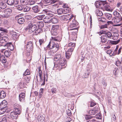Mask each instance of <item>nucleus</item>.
I'll use <instances>...</instances> for the list:
<instances>
[{
  "instance_id": "nucleus-1",
  "label": "nucleus",
  "mask_w": 122,
  "mask_h": 122,
  "mask_svg": "<svg viewBox=\"0 0 122 122\" xmlns=\"http://www.w3.org/2000/svg\"><path fill=\"white\" fill-rule=\"evenodd\" d=\"M54 60L57 61V62L54 63V68H57L60 70L66 64L65 59L62 57H61V55L58 54L56 55L54 58Z\"/></svg>"
},
{
  "instance_id": "nucleus-2",
  "label": "nucleus",
  "mask_w": 122,
  "mask_h": 122,
  "mask_svg": "<svg viewBox=\"0 0 122 122\" xmlns=\"http://www.w3.org/2000/svg\"><path fill=\"white\" fill-rule=\"evenodd\" d=\"M28 25L26 28L25 30L31 33L33 32L36 29L37 26L36 25L32 24L30 21L28 22Z\"/></svg>"
},
{
  "instance_id": "nucleus-3",
  "label": "nucleus",
  "mask_w": 122,
  "mask_h": 122,
  "mask_svg": "<svg viewBox=\"0 0 122 122\" xmlns=\"http://www.w3.org/2000/svg\"><path fill=\"white\" fill-rule=\"evenodd\" d=\"M60 19L61 20L66 21L68 22L72 19H75V17L73 15L70 14L61 16L60 17Z\"/></svg>"
},
{
  "instance_id": "nucleus-4",
  "label": "nucleus",
  "mask_w": 122,
  "mask_h": 122,
  "mask_svg": "<svg viewBox=\"0 0 122 122\" xmlns=\"http://www.w3.org/2000/svg\"><path fill=\"white\" fill-rule=\"evenodd\" d=\"M73 19L72 22L70 24L68 28V30H75V28L74 27L77 26L78 25V23L75 19Z\"/></svg>"
},
{
  "instance_id": "nucleus-5",
  "label": "nucleus",
  "mask_w": 122,
  "mask_h": 122,
  "mask_svg": "<svg viewBox=\"0 0 122 122\" xmlns=\"http://www.w3.org/2000/svg\"><path fill=\"white\" fill-rule=\"evenodd\" d=\"M59 26L58 25H54L52 26L51 31L52 35L53 36L56 35L58 33V30Z\"/></svg>"
},
{
  "instance_id": "nucleus-6",
  "label": "nucleus",
  "mask_w": 122,
  "mask_h": 122,
  "mask_svg": "<svg viewBox=\"0 0 122 122\" xmlns=\"http://www.w3.org/2000/svg\"><path fill=\"white\" fill-rule=\"evenodd\" d=\"M5 15H2V16L3 17L8 18L9 15L11 14L12 12V10L11 9L7 8L5 9L4 10Z\"/></svg>"
},
{
  "instance_id": "nucleus-7",
  "label": "nucleus",
  "mask_w": 122,
  "mask_h": 122,
  "mask_svg": "<svg viewBox=\"0 0 122 122\" xmlns=\"http://www.w3.org/2000/svg\"><path fill=\"white\" fill-rule=\"evenodd\" d=\"M33 11L35 13H43V11H41L40 7L38 5H36L33 7L32 8Z\"/></svg>"
},
{
  "instance_id": "nucleus-8",
  "label": "nucleus",
  "mask_w": 122,
  "mask_h": 122,
  "mask_svg": "<svg viewBox=\"0 0 122 122\" xmlns=\"http://www.w3.org/2000/svg\"><path fill=\"white\" fill-rule=\"evenodd\" d=\"M33 43L32 41H30L28 42L26 45V50L28 52H30L32 49Z\"/></svg>"
},
{
  "instance_id": "nucleus-9",
  "label": "nucleus",
  "mask_w": 122,
  "mask_h": 122,
  "mask_svg": "<svg viewBox=\"0 0 122 122\" xmlns=\"http://www.w3.org/2000/svg\"><path fill=\"white\" fill-rule=\"evenodd\" d=\"M105 4V1H97L95 4L97 8H102L104 7V5Z\"/></svg>"
},
{
  "instance_id": "nucleus-10",
  "label": "nucleus",
  "mask_w": 122,
  "mask_h": 122,
  "mask_svg": "<svg viewBox=\"0 0 122 122\" xmlns=\"http://www.w3.org/2000/svg\"><path fill=\"white\" fill-rule=\"evenodd\" d=\"M8 38L7 37L3 36L0 38V43L3 44L5 45L8 40Z\"/></svg>"
},
{
  "instance_id": "nucleus-11",
  "label": "nucleus",
  "mask_w": 122,
  "mask_h": 122,
  "mask_svg": "<svg viewBox=\"0 0 122 122\" xmlns=\"http://www.w3.org/2000/svg\"><path fill=\"white\" fill-rule=\"evenodd\" d=\"M7 102L6 100H4L2 101L0 104V108H5L6 109H8Z\"/></svg>"
},
{
  "instance_id": "nucleus-12",
  "label": "nucleus",
  "mask_w": 122,
  "mask_h": 122,
  "mask_svg": "<svg viewBox=\"0 0 122 122\" xmlns=\"http://www.w3.org/2000/svg\"><path fill=\"white\" fill-rule=\"evenodd\" d=\"M101 34H105L106 37L108 38H111L112 37V34L111 32L109 31H101Z\"/></svg>"
},
{
  "instance_id": "nucleus-13",
  "label": "nucleus",
  "mask_w": 122,
  "mask_h": 122,
  "mask_svg": "<svg viewBox=\"0 0 122 122\" xmlns=\"http://www.w3.org/2000/svg\"><path fill=\"white\" fill-rule=\"evenodd\" d=\"M112 21H113L114 23L116 24L119 23L122 20V17H117L116 18L113 17L112 19Z\"/></svg>"
},
{
  "instance_id": "nucleus-14",
  "label": "nucleus",
  "mask_w": 122,
  "mask_h": 122,
  "mask_svg": "<svg viewBox=\"0 0 122 122\" xmlns=\"http://www.w3.org/2000/svg\"><path fill=\"white\" fill-rule=\"evenodd\" d=\"M55 44V42H54L53 41H51L47 46V47L50 49H52L54 47Z\"/></svg>"
},
{
  "instance_id": "nucleus-15",
  "label": "nucleus",
  "mask_w": 122,
  "mask_h": 122,
  "mask_svg": "<svg viewBox=\"0 0 122 122\" xmlns=\"http://www.w3.org/2000/svg\"><path fill=\"white\" fill-rule=\"evenodd\" d=\"M25 96V94L24 93H21L19 96V99L20 102L24 101Z\"/></svg>"
},
{
  "instance_id": "nucleus-16",
  "label": "nucleus",
  "mask_w": 122,
  "mask_h": 122,
  "mask_svg": "<svg viewBox=\"0 0 122 122\" xmlns=\"http://www.w3.org/2000/svg\"><path fill=\"white\" fill-rule=\"evenodd\" d=\"M107 37L106 36L103 35L102 36L100 37L101 39V42L102 43H104L106 42L107 41Z\"/></svg>"
},
{
  "instance_id": "nucleus-17",
  "label": "nucleus",
  "mask_w": 122,
  "mask_h": 122,
  "mask_svg": "<svg viewBox=\"0 0 122 122\" xmlns=\"http://www.w3.org/2000/svg\"><path fill=\"white\" fill-rule=\"evenodd\" d=\"M46 4L48 5H50L52 4H54L57 2L56 0H44Z\"/></svg>"
},
{
  "instance_id": "nucleus-18",
  "label": "nucleus",
  "mask_w": 122,
  "mask_h": 122,
  "mask_svg": "<svg viewBox=\"0 0 122 122\" xmlns=\"http://www.w3.org/2000/svg\"><path fill=\"white\" fill-rule=\"evenodd\" d=\"M103 6L104 7H103L102 8H103L107 11H110L111 10V7L106 3V1H105V4Z\"/></svg>"
},
{
  "instance_id": "nucleus-19",
  "label": "nucleus",
  "mask_w": 122,
  "mask_h": 122,
  "mask_svg": "<svg viewBox=\"0 0 122 122\" xmlns=\"http://www.w3.org/2000/svg\"><path fill=\"white\" fill-rule=\"evenodd\" d=\"M10 116L13 119H16L18 117V115L15 112H12L10 113Z\"/></svg>"
},
{
  "instance_id": "nucleus-20",
  "label": "nucleus",
  "mask_w": 122,
  "mask_h": 122,
  "mask_svg": "<svg viewBox=\"0 0 122 122\" xmlns=\"http://www.w3.org/2000/svg\"><path fill=\"white\" fill-rule=\"evenodd\" d=\"M51 17H50L49 16H46L44 18L43 20L46 23H49L51 22Z\"/></svg>"
},
{
  "instance_id": "nucleus-21",
  "label": "nucleus",
  "mask_w": 122,
  "mask_h": 122,
  "mask_svg": "<svg viewBox=\"0 0 122 122\" xmlns=\"http://www.w3.org/2000/svg\"><path fill=\"white\" fill-rule=\"evenodd\" d=\"M38 120L39 122H44L45 118L42 115H39L38 117Z\"/></svg>"
},
{
  "instance_id": "nucleus-22",
  "label": "nucleus",
  "mask_w": 122,
  "mask_h": 122,
  "mask_svg": "<svg viewBox=\"0 0 122 122\" xmlns=\"http://www.w3.org/2000/svg\"><path fill=\"white\" fill-rule=\"evenodd\" d=\"M75 30V32L72 31L71 32L72 34L74 36V38H74V39H72L73 40H74L75 39H76V38L77 37V32L78 31L77 28H75V30L74 29V30Z\"/></svg>"
},
{
  "instance_id": "nucleus-23",
  "label": "nucleus",
  "mask_w": 122,
  "mask_h": 122,
  "mask_svg": "<svg viewBox=\"0 0 122 122\" xmlns=\"http://www.w3.org/2000/svg\"><path fill=\"white\" fill-rule=\"evenodd\" d=\"M42 13H46V15H48L47 16H49L50 17H51L52 16H53V15H54V14H52L51 13H50L46 9L43 10V12Z\"/></svg>"
},
{
  "instance_id": "nucleus-24",
  "label": "nucleus",
  "mask_w": 122,
  "mask_h": 122,
  "mask_svg": "<svg viewBox=\"0 0 122 122\" xmlns=\"http://www.w3.org/2000/svg\"><path fill=\"white\" fill-rule=\"evenodd\" d=\"M25 81L27 83H29L30 81V75H27L23 76Z\"/></svg>"
},
{
  "instance_id": "nucleus-25",
  "label": "nucleus",
  "mask_w": 122,
  "mask_h": 122,
  "mask_svg": "<svg viewBox=\"0 0 122 122\" xmlns=\"http://www.w3.org/2000/svg\"><path fill=\"white\" fill-rule=\"evenodd\" d=\"M95 12L96 15L97 16H101L103 15L102 12L99 10H96L95 11Z\"/></svg>"
},
{
  "instance_id": "nucleus-26",
  "label": "nucleus",
  "mask_w": 122,
  "mask_h": 122,
  "mask_svg": "<svg viewBox=\"0 0 122 122\" xmlns=\"http://www.w3.org/2000/svg\"><path fill=\"white\" fill-rule=\"evenodd\" d=\"M6 96L5 92L4 91H1L0 92V98L3 99Z\"/></svg>"
},
{
  "instance_id": "nucleus-27",
  "label": "nucleus",
  "mask_w": 122,
  "mask_h": 122,
  "mask_svg": "<svg viewBox=\"0 0 122 122\" xmlns=\"http://www.w3.org/2000/svg\"><path fill=\"white\" fill-rule=\"evenodd\" d=\"M119 36V35L117 33H114L112 36V39L114 40H117Z\"/></svg>"
},
{
  "instance_id": "nucleus-28",
  "label": "nucleus",
  "mask_w": 122,
  "mask_h": 122,
  "mask_svg": "<svg viewBox=\"0 0 122 122\" xmlns=\"http://www.w3.org/2000/svg\"><path fill=\"white\" fill-rule=\"evenodd\" d=\"M51 22L54 24H56L58 22V19L55 18H51Z\"/></svg>"
},
{
  "instance_id": "nucleus-29",
  "label": "nucleus",
  "mask_w": 122,
  "mask_h": 122,
  "mask_svg": "<svg viewBox=\"0 0 122 122\" xmlns=\"http://www.w3.org/2000/svg\"><path fill=\"white\" fill-rule=\"evenodd\" d=\"M20 2L21 4L23 5H26L28 3V1L27 0H20Z\"/></svg>"
},
{
  "instance_id": "nucleus-30",
  "label": "nucleus",
  "mask_w": 122,
  "mask_h": 122,
  "mask_svg": "<svg viewBox=\"0 0 122 122\" xmlns=\"http://www.w3.org/2000/svg\"><path fill=\"white\" fill-rule=\"evenodd\" d=\"M43 29L42 28H39L37 29L36 31L35 34L36 35H37L40 33H41L43 32Z\"/></svg>"
},
{
  "instance_id": "nucleus-31",
  "label": "nucleus",
  "mask_w": 122,
  "mask_h": 122,
  "mask_svg": "<svg viewBox=\"0 0 122 122\" xmlns=\"http://www.w3.org/2000/svg\"><path fill=\"white\" fill-rule=\"evenodd\" d=\"M19 35L15 32H14L12 35V38L14 40H16L18 37Z\"/></svg>"
},
{
  "instance_id": "nucleus-32",
  "label": "nucleus",
  "mask_w": 122,
  "mask_h": 122,
  "mask_svg": "<svg viewBox=\"0 0 122 122\" xmlns=\"http://www.w3.org/2000/svg\"><path fill=\"white\" fill-rule=\"evenodd\" d=\"M110 56H114L115 54H114V52L111 50H108L106 52Z\"/></svg>"
},
{
  "instance_id": "nucleus-33",
  "label": "nucleus",
  "mask_w": 122,
  "mask_h": 122,
  "mask_svg": "<svg viewBox=\"0 0 122 122\" xmlns=\"http://www.w3.org/2000/svg\"><path fill=\"white\" fill-rule=\"evenodd\" d=\"M0 60L3 63H5L6 61V60L4 56L2 55L0 57Z\"/></svg>"
},
{
  "instance_id": "nucleus-34",
  "label": "nucleus",
  "mask_w": 122,
  "mask_h": 122,
  "mask_svg": "<svg viewBox=\"0 0 122 122\" xmlns=\"http://www.w3.org/2000/svg\"><path fill=\"white\" fill-rule=\"evenodd\" d=\"M24 21V19L23 17L19 18L18 20V23L20 24H22Z\"/></svg>"
},
{
  "instance_id": "nucleus-35",
  "label": "nucleus",
  "mask_w": 122,
  "mask_h": 122,
  "mask_svg": "<svg viewBox=\"0 0 122 122\" xmlns=\"http://www.w3.org/2000/svg\"><path fill=\"white\" fill-rule=\"evenodd\" d=\"M4 54L6 57H8L11 55V52L9 51L6 50L4 52Z\"/></svg>"
},
{
  "instance_id": "nucleus-36",
  "label": "nucleus",
  "mask_w": 122,
  "mask_h": 122,
  "mask_svg": "<svg viewBox=\"0 0 122 122\" xmlns=\"http://www.w3.org/2000/svg\"><path fill=\"white\" fill-rule=\"evenodd\" d=\"M105 16L106 17V18L108 20H110L112 18V15L109 13H106L105 14Z\"/></svg>"
},
{
  "instance_id": "nucleus-37",
  "label": "nucleus",
  "mask_w": 122,
  "mask_h": 122,
  "mask_svg": "<svg viewBox=\"0 0 122 122\" xmlns=\"http://www.w3.org/2000/svg\"><path fill=\"white\" fill-rule=\"evenodd\" d=\"M6 6V4L3 2H0V8L2 9H4Z\"/></svg>"
},
{
  "instance_id": "nucleus-38",
  "label": "nucleus",
  "mask_w": 122,
  "mask_h": 122,
  "mask_svg": "<svg viewBox=\"0 0 122 122\" xmlns=\"http://www.w3.org/2000/svg\"><path fill=\"white\" fill-rule=\"evenodd\" d=\"M20 108V107L18 108H17L14 109L15 113L17 115H19L21 113Z\"/></svg>"
},
{
  "instance_id": "nucleus-39",
  "label": "nucleus",
  "mask_w": 122,
  "mask_h": 122,
  "mask_svg": "<svg viewBox=\"0 0 122 122\" xmlns=\"http://www.w3.org/2000/svg\"><path fill=\"white\" fill-rule=\"evenodd\" d=\"M57 12L58 15H60L62 13L65 14V12L63 11V9H58Z\"/></svg>"
},
{
  "instance_id": "nucleus-40",
  "label": "nucleus",
  "mask_w": 122,
  "mask_h": 122,
  "mask_svg": "<svg viewBox=\"0 0 122 122\" xmlns=\"http://www.w3.org/2000/svg\"><path fill=\"white\" fill-rule=\"evenodd\" d=\"M45 15H41L37 16H36V17L38 20H41L45 17Z\"/></svg>"
},
{
  "instance_id": "nucleus-41",
  "label": "nucleus",
  "mask_w": 122,
  "mask_h": 122,
  "mask_svg": "<svg viewBox=\"0 0 122 122\" xmlns=\"http://www.w3.org/2000/svg\"><path fill=\"white\" fill-rule=\"evenodd\" d=\"M24 84L23 82L20 83L18 85V88L20 89L23 88L24 87Z\"/></svg>"
},
{
  "instance_id": "nucleus-42",
  "label": "nucleus",
  "mask_w": 122,
  "mask_h": 122,
  "mask_svg": "<svg viewBox=\"0 0 122 122\" xmlns=\"http://www.w3.org/2000/svg\"><path fill=\"white\" fill-rule=\"evenodd\" d=\"M53 50H51L49 51L48 53V55L50 57L54 55L55 52H54Z\"/></svg>"
},
{
  "instance_id": "nucleus-43",
  "label": "nucleus",
  "mask_w": 122,
  "mask_h": 122,
  "mask_svg": "<svg viewBox=\"0 0 122 122\" xmlns=\"http://www.w3.org/2000/svg\"><path fill=\"white\" fill-rule=\"evenodd\" d=\"M113 14L114 15L117 17L121 16L120 15L119 13L116 11H115L113 12Z\"/></svg>"
},
{
  "instance_id": "nucleus-44",
  "label": "nucleus",
  "mask_w": 122,
  "mask_h": 122,
  "mask_svg": "<svg viewBox=\"0 0 122 122\" xmlns=\"http://www.w3.org/2000/svg\"><path fill=\"white\" fill-rule=\"evenodd\" d=\"M30 7L29 6H27L25 7L24 8L23 10L25 12H28L30 10Z\"/></svg>"
},
{
  "instance_id": "nucleus-45",
  "label": "nucleus",
  "mask_w": 122,
  "mask_h": 122,
  "mask_svg": "<svg viewBox=\"0 0 122 122\" xmlns=\"http://www.w3.org/2000/svg\"><path fill=\"white\" fill-rule=\"evenodd\" d=\"M7 110L5 108L4 109L0 108V114H4L5 112Z\"/></svg>"
},
{
  "instance_id": "nucleus-46",
  "label": "nucleus",
  "mask_w": 122,
  "mask_h": 122,
  "mask_svg": "<svg viewBox=\"0 0 122 122\" xmlns=\"http://www.w3.org/2000/svg\"><path fill=\"white\" fill-rule=\"evenodd\" d=\"M14 0H8L7 1V4L9 5H12L14 3Z\"/></svg>"
},
{
  "instance_id": "nucleus-47",
  "label": "nucleus",
  "mask_w": 122,
  "mask_h": 122,
  "mask_svg": "<svg viewBox=\"0 0 122 122\" xmlns=\"http://www.w3.org/2000/svg\"><path fill=\"white\" fill-rule=\"evenodd\" d=\"M71 54L72 53L66 51V57L67 59L69 58L71 56Z\"/></svg>"
},
{
  "instance_id": "nucleus-48",
  "label": "nucleus",
  "mask_w": 122,
  "mask_h": 122,
  "mask_svg": "<svg viewBox=\"0 0 122 122\" xmlns=\"http://www.w3.org/2000/svg\"><path fill=\"white\" fill-rule=\"evenodd\" d=\"M30 71L28 69H27L25 71V72L23 74V76L27 75H30Z\"/></svg>"
},
{
  "instance_id": "nucleus-49",
  "label": "nucleus",
  "mask_w": 122,
  "mask_h": 122,
  "mask_svg": "<svg viewBox=\"0 0 122 122\" xmlns=\"http://www.w3.org/2000/svg\"><path fill=\"white\" fill-rule=\"evenodd\" d=\"M96 111L92 109L90 110L89 111V114L91 115H94L96 113Z\"/></svg>"
},
{
  "instance_id": "nucleus-50",
  "label": "nucleus",
  "mask_w": 122,
  "mask_h": 122,
  "mask_svg": "<svg viewBox=\"0 0 122 122\" xmlns=\"http://www.w3.org/2000/svg\"><path fill=\"white\" fill-rule=\"evenodd\" d=\"M36 0H29V4L30 5H32L34 4L36 2Z\"/></svg>"
},
{
  "instance_id": "nucleus-51",
  "label": "nucleus",
  "mask_w": 122,
  "mask_h": 122,
  "mask_svg": "<svg viewBox=\"0 0 122 122\" xmlns=\"http://www.w3.org/2000/svg\"><path fill=\"white\" fill-rule=\"evenodd\" d=\"M85 74L86 75L85 76H83V78H86L88 77V76L89 75V72L87 70H86Z\"/></svg>"
},
{
  "instance_id": "nucleus-52",
  "label": "nucleus",
  "mask_w": 122,
  "mask_h": 122,
  "mask_svg": "<svg viewBox=\"0 0 122 122\" xmlns=\"http://www.w3.org/2000/svg\"><path fill=\"white\" fill-rule=\"evenodd\" d=\"M54 48L56 47V50H58L59 49V46L58 44L57 43H55V44L54 46Z\"/></svg>"
},
{
  "instance_id": "nucleus-53",
  "label": "nucleus",
  "mask_w": 122,
  "mask_h": 122,
  "mask_svg": "<svg viewBox=\"0 0 122 122\" xmlns=\"http://www.w3.org/2000/svg\"><path fill=\"white\" fill-rule=\"evenodd\" d=\"M75 46V44L72 42H70L68 44V46L69 47L71 46V47H74Z\"/></svg>"
},
{
  "instance_id": "nucleus-54",
  "label": "nucleus",
  "mask_w": 122,
  "mask_h": 122,
  "mask_svg": "<svg viewBox=\"0 0 122 122\" xmlns=\"http://www.w3.org/2000/svg\"><path fill=\"white\" fill-rule=\"evenodd\" d=\"M56 88L53 87L51 89V91L53 94L55 93L56 92Z\"/></svg>"
},
{
  "instance_id": "nucleus-55",
  "label": "nucleus",
  "mask_w": 122,
  "mask_h": 122,
  "mask_svg": "<svg viewBox=\"0 0 122 122\" xmlns=\"http://www.w3.org/2000/svg\"><path fill=\"white\" fill-rule=\"evenodd\" d=\"M66 113L68 116H71V111L69 109L67 110Z\"/></svg>"
},
{
  "instance_id": "nucleus-56",
  "label": "nucleus",
  "mask_w": 122,
  "mask_h": 122,
  "mask_svg": "<svg viewBox=\"0 0 122 122\" xmlns=\"http://www.w3.org/2000/svg\"><path fill=\"white\" fill-rule=\"evenodd\" d=\"M20 106L17 103H15L14 105V109L20 107Z\"/></svg>"
},
{
  "instance_id": "nucleus-57",
  "label": "nucleus",
  "mask_w": 122,
  "mask_h": 122,
  "mask_svg": "<svg viewBox=\"0 0 122 122\" xmlns=\"http://www.w3.org/2000/svg\"><path fill=\"white\" fill-rule=\"evenodd\" d=\"M74 49V47H71L68 49L67 52L72 53H71L73 51Z\"/></svg>"
},
{
  "instance_id": "nucleus-58",
  "label": "nucleus",
  "mask_w": 122,
  "mask_h": 122,
  "mask_svg": "<svg viewBox=\"0 0 122 122\" xmlns=\"http://www.w3.org/2000/svg\"><path fill=\"white\" fill-rule=\"evenodd\" d=\"M12 44L11 43H7V42L6 43V44H5V45H4V46H6L7 47V48H8L9 47L10 45L11 44Z\"/></svg>"
},
{
  "instance_id": "nucleus-59",
  "label": "nucleus",
  "mask_w": 122,
  "mask_h": 122,
  "mask_svg": "<svg viewBox=\"0 0 122 122\" xmlns=\"http://www.w3.org/2000/svg\"><path fill=\"white\" fill-rule=\"evenodd\" d=\"M17 9L19 10H21L23 9V8L21 6L18 5V6H16Z\"/></svg>"
},
{
  "instance_id": "nucleus-60",
  "label": "nucleus",
  "mask_w": 122,
  "mask_h": 122,
  "mask_svg": "<svg viewBox=\"0 0 122 122\" xmlns=\"http://www.w3.org/2000/svg\"><path fill=\"white\" fill-rule=\"evenodd\" d=\"M119 40H118L117 41H109L111 43L113 44H116L118 43V42L119 41Z\"/></svg>"
},
{
  "instance_id": "nucleus-61",
  "label": "nucleus",
  "mask_w": 122,
  "mask_h": 122,
  "mask_svg": "<svg viewBox=\"0 0 122 122\" xmlns=\"http://www.w3.org/2000/svg\"><path fill=\"white\" fill-rule=\"evenodd\" d=\"M58 39L56 37H52V40L51 41H53L54 42H55V41H58Z\"/></svg>"
},
{
  "instance_id": "nucleus-62",
  "label": "nucleus",
  "mask_w": 122,
  "mask_h": 122,
  "mask_svg": "<svg viewBox=\"0 0 122 122\" xmlns=\"http://www.w3.org/2000/svg\"><path fill=\"white\" fill-rule=\"evenodd\" d=\"M99 20L102 22H104L106 21L105 19L104 18L101 17L99 18Z\"/></svg>"
},
{
  "instance_id": "nucleus-63",
  "label": "nucleus",
  "mask_w": 122,
  "mask_h": 122,
  "mask_svg": "<svg viewBox=\"0 0 122 122\" xmlns=\"http://www.w3.org/2000/svg\"><path fill=\"white\" fill-rule=\"evenodd\" d=\"M85 118L86 120H87L91 119V117L90 115H87L85 117Z\"/></svg>"
},
{
  "instance_id": "nucleus-64",
  "label": "nucleus",
  "mask_w": 122,
  "mask_h": 122,
  "mask_svg": "<svg viewBox=\"0 0 122 122\" xmlns=\"http://www.w3.org/2000/svg\"><path fill=\"white\" fill-rule=\"evenodd\" d=\"M1 122H7L6 118L5 117H3L2 118Z\"/></svg>"
}]
</instances>
